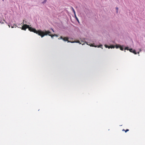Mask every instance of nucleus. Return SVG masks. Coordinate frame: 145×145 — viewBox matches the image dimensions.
I'll use <instances>...</instances> for the list:
<instances>
[{
	"label": "nucleus",
	"instance_id": "4be33fe9",
	"mask_svg": "<svg viewBox=\"0 0 145 145\" xmlns=\"http://www.w3.org/2000/svg\"><path fill=\"white\" fill-rule=\"evenodd\" d=\"M12 27V28H13V27L12 26V27Z\"/></svg>",
	"mask_w": 145,
	"mask_h": 145
},
{
	"label": "nucleus",
	"instance_id": "423d86ee",
	"mask_svg": "<svg viewBox=\"0 0 145 145\" xmlns=\"http://www.w3.org/2000/svg\"><path fill=\"white\" fill-rule=\"evenodd\" d=\"M120 45H119L117 44L115 46V47L116 48H118L119 47L120 48Z\"/></svg>",
	"mask_w": 145,
	"mask_h": 145
},
{
	"label": "nucleus",
	"instance_id": "a211bd4d",
	"mask_svg": "<svg viewBox=\"0 0 145 145\" xmlns=\"http://www.w3.org/2000/svg\"><path fill=\"white\" fill-rule=\"evenodd\" d=\"M46 0H44V1L42 2L43 3H46Z\"/></svg>",
	"mask_w": 145,
	"mask_h": 145
},
{
	"label": "nucleus",
	"instance_id": "393cba45",
	"mask_svg": "<svg viewBox=\"0 0 145 145\" xmlns=\"http://www.w3.org/2000/svg\"><path fill=\"white\" fill-rule=\"evenodd\" d=\"M9 27H10V25H9Z\"/></svg>",
	"mask_w": 145,
	"mask_h": 145
},
{
	"label": "nucleus",
	"instance_id": "39448f33",
	"mask_svg": "<svg viewBox=\"0 0 145 145\" xmlns=\"http://www.w3.org/2000/svg\"><path fill=\"white\" fill-rule=\"evenodd\" d=\"M71 8H72V10L73 12L74 13V15H76V12H75V10H74V9L73 8V7H71Z\"/></svg>",
	"mask_w": 145,
	"mask_h": 145
},
{
	"label": "nucleus",
	"instance_id": "4468645a",
	"mask_svg": "<svg viewBox=\"0 0 145 145\" xmlns=\"http://www.w3.org/2000/svg\"><path fill=\"white\" fill-rule=\"evenodd\" d=\"M102 46V45H101L98 46L97 47L98 48L101 47Z\"/></svg>",
	"mask_w": 145,
	"mask_h": 145
},
{
	"label": "nucleus",
	"instance_id": "aec40b11",
	"mask_svg": "<svg viewBox=\"0 0 145 145\" xmlns=\"http://www.w3.org/2000/svg\"><path fill=\"white\" fill-rule=\"evenodd\" d=\"M76 42L79 43L80 42V41H79L78 40V41H77Z\"/></svg>",
	"mask_w": 145,
	"mask_h": 145
},
{
	"label": "nucleus",
	"instance_id": "dca6fc26",
	"mask_svg": "<svg viewBox=\"0 0 145 145\" xmlns=\"http://www.w3.org/2000/svg\"><path fill=\"white\" fill-rule=\"evenodd\" d=\"M116 11H117V12L118 13V7H116Z\"/></svg>",
	"mask_w": 145,
	"mask_h": 145
},
{
	"label": "nucleus",
	"instance_id": "b1692460",
	"mask_svg": "<svg viewBox=\"0 0 145 145\" xmlns=\"http://www.w3.org/2000/svg\"><path fill=\"white\" fill-rule=\"evenodd\" d=\"M4 0H2L3 1H4Z\"/></svg>",
	"mask_w": 145,
	"mask_h": 145
},
{
	"label": "nucleus",
	"instance_id": "ddd939ff",
	"mask_svg": "<svg viewBox=\"0 0 145 145\" xmlns=\"http://www.w3.org/2000/svg\"><path fill=\"white\" fill-rule=\"evenodd\" d=\"M125 50H129V48L128 47H126L125 49Z\"/></svg>",
	"mask_w": 145,
	"mask_h": 145
},
{
	"label": "nucleus",
	"instance_id": "5701e85b",
	"mask_svg": "<svg viewBox=\"0 0 145 145\" xmlns=\"http://www.w3.org/2000/svg\"><path fill=\"white\" fill-rule=\"evenodd\" d=\"M138 54H139V52H138Z\"/></svg>",
	"mask_w": 145,
	"mask_h": 145
},
{
	"label": "nucleus",
	"instance_id": "9d476101",
	"mask_svg": "<svg viewBox=\"0 0 145 145\" xmlns=\"http://www.w3.org/2000/svg\"><path fill=\"white\" fill-rule=\"evenodd\" d=\"M129 50L131 52H133V50L132 48L129 49Z\"/></svg>",
	"mask_w": 145,
	"mask_h": 145
},
{
	"label": "nucleus",
	"instance_id": "f8f14e48",
	"mask_svg": "<svg viewBox=\"0 0 145 145\" xmlns=\"http://www.w3.org/2000/svg\"><path fill=\"white\" fill-rule=\"evenodd\" d=\"M90 46H94L95 47H97V46H94L93 45V44H91V45H90Z\"/></svg>",
	"mask_w": 145,
	"mask_h": 145
},
{
	"label": "nucleus",
	"instance_id": "f3484780",
	"mask_svg": "<svg viewBox=\"0 0 145 145\" xmlns=\"http://www.w3.org/2000/svg\"><path fill=\"white\" fill-rule=\"evenodd\" d=\"M105 47L106 48H108V47H109V46H107V45H105Z\"/></svg>",
	"mask_w": 145,
	"mask_h": 145
},
{
	"label": "nucleus",
	"instance_id": "f257e3e1",
	"mask_svg": "<svg viewBox=\"0 0 145 145\" xmlns=\"http://www.w3.org/2000/svg\"><path fill=\"white\" fill-rule=\"evenodd\" d=\"M26 28H28L29 30L30 31L33 32L34 33L38 34L42 38L44 37V36L48 35L49 36H50L52 38H53L54 36L58 37V36L56 34L54 35H51V32L49 31H46V30H44L42 31L40 30H38V31L33 28L32 27H29V26L26 25H25L23 27V29H25Z\"/></svg>",
	"mask_w": 145,
	"mask_h": 145
},
{
	"label": "nucleus",
	"instance_id": "f03ea898",
	"mask_svg": "<svg viewBox=\"0 0 145 145\" xmlns=\"http://www.w3.org/2000/svg\"><path fill=\"white\" fill-rule=\"evenodd\" d=\"M69 38L67 37H64L63 38V40L64 41H67L68 42H69V41L68 40Z\"/></svg>",
	"mask_w": 145,
	"mask_h": 145
},
{
	"label": "nucleus",
	"instance_id": "9b49d317",
	"mask_svg": "<svg viewBox=\"0 0 145 145\" xmlns=\"http://www.w3.org/2000/svg\"><path fill=\"white\" fill-rule=\"evenodd\" d=\"M63 39V37H62V36H61L59 38H58V39Z\"/></svg>",
	"mask_w": 145,
	"mask_h": 145
},
{
	"label": "nucleus",
	"instance_id": "a878e982",
	"mask_svg": "<svg viewBox=\"0 0 145 145\" xmlns=\"http://www.w3.org/2000/svg\"><path fill=\"white\" fill-rule=\"evenodd\" d=\"M0 23H1V22H0Z\"/></svg>",
	"mask_w": 145,
	"mask_h": 145
},
{
	"label": "nucleus",
	"instance_id": "7ed1b4c3",
	"mask_svg": "<svg viewBox=\"0 0 145 145\" xmlns=\"http://www.w3.org/2000/svg\"><path fill=\"white\" fill-rule=\"evenodd\" d=\"M24 22V21H23V24H24V25H23V26L22 27V30H26V29H27V28H28V29H29V28H26L25 29H23V27H24V26L25 25H26V24H24V23H26V22ZM26 25H27V24H26ZM28 26H29V25H28Z\"/></svg>",
	"mask_w": 145,
	"mask_h": 145
},
{
	"label": "nucleus",
	"instance_id": "2eb2a0df",
	"mask_svg": "<svg viewBox=\"0 0 145 145\" xmlns=\"http://www.w3.org/2000/svg\"><path fill=\"white\" fill-rule=\"evenodd\" d=\"M129 131V130L128 129H127L125 131V133L127 132V131Z\"/></svg>",
	"mask_w": 145,
	"mask_h": 145
},
{
	"label": "nucleus",
	"instance_id": "6e6552de",
	"mask_svg": "<svg viewBox=\"0 0 145 145\" xmlns=\"http://www.w3.org/2000/svg\"><path fill=\"white\" fill-rule=\"evenodd\" d=\"M120 50H121L123 51V48L121 46H120Z\"/></svg>",
	"mask_w": 145,
	"mask_h": 145
},
{
	"label": "nucleus",
	"instance_id": "20e7f679",
	"mask_svg": "<svg viewBox=\"0 0 145 145\" xmlns=\"http://www.w3.org/2000/svg\"><path fill=\"white\" fill-rule=\"evenodd\" d=\"M115 48L114 46L112 45H111V46H109V47H108V48Z\"/></svg>",
	"mask_w": 145,
	"mask_h": 145
},
{
	"label": "nucleus",
	"instance_id": "0eeeda50",
	"mask_svg": "<svg viewBox=\"0 0 145 145\" xmlns=\"http://www.w3.org/2000/svg\"><path fill=\"white\" fill-rule=\"evenodd\" d=\"M132 52L133 53L135 54H137V53L136 52V51L135 50H133V52Z\"/></svg>",
	"mask_w": 145,
	"mask_h": 145
},
{
	"label": "nucleus",
	"instance_id": "1a4fd4ad",
	"mask_svg": "<svg viewBox=\"0 0 145 145\" xmlns=\"http://www.w3.org/2000/svg\"><path fill=\"white\" fill-rule=\"evenodd\" d=\"M75 16V18L76 19V20H77V21L78 22H79V20L78 19V18H77V17H76V15H74Z\"/></svg>",
	"mask_w": 145,
	"mask_h": 145
},
{
	"label": "nucleus",
	"instance_id": "6ab92c4d",
	"mask_svg": "<svg viewBox=\"0 0 145 145\" xmlns=\"http://www.w3.org/2000/svg\"><path fill=\"white\" fill-rule=\"evenodd\" d=\"M51 29L52 31H53V32H54V30L53 29L51 28Z\"/></svg>",
	"mask_w": 145,
	"mask_h": 145
},
{
	"label": "nucleus",
	"instance_id": "412c9836",
	"mask_svg": "<svg viewBox=\"0 0 145 145\" xmlns=\"http://www.w3.org/2000/svg\"><path fill=\"white\" fill-rule=\"evenodd\" d=\"M125 131V130L124 129H123V130H122L123 131Z\"/></svg>",
	"mask_w": 145,
	"mask_h": 145
}]
</instances>
